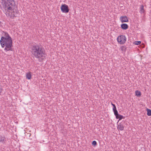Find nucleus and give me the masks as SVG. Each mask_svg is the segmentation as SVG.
<instances>
[{
	"label": "nucleus",
	"mask_w": 151,
	"mask_h": 151,
	"mask_svg": "<svg viewBox=\"0 0 151 151\" xmlns=\"http://www.w3.org/2000/svg\"><path fill=\"white\" fill-rule=\"evenodd\" d=\"M0 7L2 10H5V14L7 17L12 19L18 17L19 13L15 6L14 0H1Z\"/></svg>",
	"instance_id": "obj_1"
},
{
	"label": "nucleus",
	"mask_w": 151,
	"mask_h": 151,
	"mask_svg": "<svg viewBox=\"0 0 151 151\" xmlns=\"http://www.w3.org/2000/svg\"><path fill=\"white\" fill-rule=\"evenodd\" d=\"M31 52L34 58L37 59L39 62H42L46 57L44 48L40 45H34L31 47Z\"/></svg>",
	"instance_id": "obj_2"
},
{
	"label": "nucleus",
	"mask_w": 151,
	"mask_h": 151,
	"mask_svg": "<svg viewBox=\"0 0 151 151\" xmlns=\"http://www.w3.org/2000/svg\"><path fill=\"white\" fill-rule=\"evenodd\" d=\"M1 34L3 35L0 40V43L2 48L4 47V50L7 52L12 51V39L8 33L3 31H1Z\"/></svg>",
	"instance_id": "obj_3"
},
{
	"label": "nucleus",
	"mask_w": 151,
	"mask_h": 151,
	"mask_svg": "<svg viewBox=\"0 0 151 151\" xmlns=\"http://www.w3.org/2000/svg\"><path fill=\"white\" fill-rule=\"evenodd\" d=\"M117 40L119 43L123 44L125 43L126 38L125 35H121L117 37Z\"/></svg>",
	"instance_id": "obj_4"
},
{
	"label": "nucleus",
	"mask_w": 151,
	"mask_h": 151,
	"mask_svg": "<svg viewBox=\"0 0 151 151\" xmlns=\"http://www.w3.org/2000/svg\"><path fill=\"white\" fill-rule=\"evenodd\" d=\"M60 8L61 11L63 13H67L69 11V9L68 6L65 4L62 5Z\"/></svg>",
	"instance_id": "obj_5"
},
{
	"label": "nucleus",
	"mask_w": 151,
	"mask_h": 151,
	"mask_svg": "<svg viewBox=\"0 0 151 151\" xmlns=\"http://www.w3.org/2000/svg\"><path fill=\"white\" fill-rule=\"evenodd\" d=\"M119 19L122 23L129 22L128 17L126 16H121L119 18Z\"/></svg>",
	"instance_id": "obj_6"
},
{
	"label": "nucleus",
	"mask_w": 151,
	"mask_h": 151,
	"mask_svg": "<svg viewBox=\"0 0 151 151\" xmlns=\"http://www.w3.org/2000/svg\"><path fill=\"white\" fill-rule=\"evenodd\" d=\"M115 115L116 116V118L117 119H119V120H121L122 119L124 118V117L123 116L119 114H118V111L114 113Z\"/></svg>",
	"instance_id": "obj_7"
},
{
	"label": "nucleus",
	"mask_w": 151,
	"mask_h": 151,
	"mask_svg": "<svg viewBox=\"0 0 151 151\" xmlns=\"http://www.w3.org/2000/svg\"><path fill=\"white\" fill-rule=\"evenodd\" d=\"M139 13L141 14H145V10L144 9V7L143 5H141L139 8Z\"/></svg>",
	"instance_id": "obj_8"
},
{
	"label": "nucleus",
	"mask_w": 151,
	"mask_h": 151,
	"mask_svg": "<svg viewBox=\"0 0 151 151\" xmlns=\"http://www.w3.org/2000/svg\"><path fill=\"white\" fill-rule=\"evenodd\" d=\"M6 141V139L4 136L0 137V142L3 144H5Z\"/></svg>",
	"instance_id": "obj_9"
},
{
	"label": "nucleus",
	"mask_w": 151,
	"mask_h": 151,
	"mask_svg": "<svg viewBox=\"0 0 151 151\" xmlns=\"http://www.w3.org/2000/svg\"><path fill=\"white\" fill-rule=\"evenodd\" d=\"M122 29L124 30H126L128 28V25L126 24H121Z\"/></svg>",
	"instance_id": "obj_10"
},
{
	"label": "nucleus",
	"mask_w": 151,
	"mask_h": 151,
	"mask_svg": "<svg viewBox=\"0 0 151 151\" xmlns=\"http://www.w3.org/2000/svg\"><path fill=\"white\" fill-rule=\"evenodd\" d=\"M124 127L123 124H120L119 125H118L117 129L119 130L122 131L124 130Z\"/></svg>",
	"instance_id": "obj_11"
},
{
	"label": "nucleus",
	"mask_w": 151,
	"mask_h": 151,
	"mask_svg": "<svg viewBox=\"0 0 151 151\" xmlns=\"http://www.w3.org/2000/svg\"><path fill=\"white\" fill-rule=\"evenodd\" d=\"M31 73L29 72H28L26 74V78L28 79H30L31 78Z\"/></svg>",
	"instance_id": "obj_12"
},
{
	"label": "nucleus",
	"mask_w": 151,
	"mask_h": 151,
	"mask_svg": "<svg viewBox=\"0 0 151 151\" xmlns=\"http://www.w3.org/2000/svg\"><path fill=\"white\" fill-rule=\"evenodd\" d=\"M147 115L148 116H151V110L148 109H147Z\"/></svg>",
	"instance_id": "obj_13"
},
{
	"label": "nucleus",
	"mask_w": 151,
	"mask_h": 151,
	"mask_svg": "<svg viewBox=\"0 0 151 151\" xmlns=\"http://www.w3.org/2000/svg\"><path fill=\"white\" fill-rule=\"evenodd\" d=\"M135 94L137 96H140L141 95V92L137 90L135 91Z\"/></svg>",
	"instance_id": "obj_14"
},
{
	"label": "nucleus",
	"mask_w": 151,
	"mask_h": 151,
	"mask_svg": "<svg viewBox=\"0 0 151 151\" xmlns=\"http://www.w3.org/2000/svg\"><path fill=\"white\" fill-rule=\"evenodd\" d=\"M126 47L125 46H122L119 49L122 51V52H123L124 50H125L126 49Z\"/></svg>",
	"instance_id": "obj_15"
},
{
	"label": "nucleus",
	"mask_w": 151,
	"mask_h": 151,
	"mask_svg": "<svg viewBox=\"0 0 151 151\" xmlns=\"http://www.w3.org/2000/svg\"><path fill=\"white\" fill-rule=\"evenodd\" d=\"M113 110L114 111V113H116V112H117L118 111L116 110V107L115 105L113 106Z\"/></svg>",
	"instance_id": "obj_16"
},
{
	"label": "nucleus",
	"mask_w": 151,
	"mask_h": 151,
	"mask_svg": "<svg viewBox=\"0 0 151 151\" xmlns=\"http://www.w3.org/2000/svg\"><path fill=\"white\" fill-rule=\"evenodd\" d=\"M141 43V42L140 41H136L135 42V44L137 45H140Z\"/></svg>",
	"instance_id": "obj_17"
},
{
	"label": "nucleus",
	"mask_w": 151,
	"mask_h": 151,
	"mask_svg": "<svg viewBox=\"0 0 151 151\" xmlns=\"http://www.w3.org/2000/svg\"><path fill=\"white\" fill-rule=\"evenodd\" d=\"M92 144L94 146L97 145V142L96 141H93L92 142Z\"/></svg>",
	"instance_id": "obj_18"
},
{
	"label": "nucleus",
	"mask_w": 151,
	"mask_h": 151,
	"mask_svg": "<svg viewBox=\"0 0 151 151\" xmlns=\"http://www.w3.org/2000/svg\"><path fill=\"white\" fill-rule=\"evenodd\" d=\"M27 134L28 135V136H29V137H30L31 135V134L30 133H28Z\"/></svg>",
	"instance_id": "obj_19"
},
{
	"label": "nucleus",
	"mask_w": 151,
	"mask_h": 151,
	"mask_svg": "<svg viewBox=\"0 0 151 151\" xmlns=\"http://www.w3.org/2000/svg\"><path fill=\"white\" fill-rule=\"evenodd\" d=\"M111 105L113 106V107L114 106H115V105L114 104H113L112 103H111Z\"/></svg>",
	"instance_id": "obj_20"
}]
</instances>
